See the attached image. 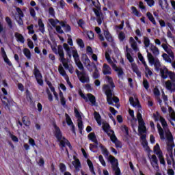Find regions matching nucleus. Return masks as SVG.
Here are the masks:
<instances>
[{"label":"nucleus","instance_id":"nucleus-1","mask_svg":"<svg viewBox=\"0 0 175 175\" xmlns=\"http://www.w3.org/2000/svg\"><path fill=\"white\" fill-rule=\"evenodd\" d=\"M105 80H107L109 85H104L103 90H105V95L107 96V102L111 106H114V103H118L120 102V98L118 97L115 96L113 97V90L110 89L115 88L116 85H114V81H113V78L111 77L106 76ZM114 102V103H113Z\"/></svg>","mask_w":175,"mask_h":175},{"label":"nucleus","instance_id":"nucleus-2","mask_svg":"<svg viewBox=\"0 0 175 175\" xmlns=\"http://www.w3.org/2000/svg\"><path fill=\"white\" fill-rule=\"evenodd\" d=\"M53 128L55 131H53V135L57 139V142L59 143V146L61 148V150H64L65 147H66V141L64 140V137L62 136V131H61V129L58 126H57V124H53Z\"/></svg>","mask_w":175,"mask_h":175},{"label":"nucleus","instance_id":"nucleus-3","mask_svg":"<svg viewBox=\"0 0 175 175\" xmlns=\"http://www.w3.org/2000/svg\"><path fill=\"white\" fill-rule=\"evenodd\" d=\"M107 159L108 162L111 163L113 172H115V175H121V170L118 167V159L113 155H109Z\"/></svg>","mask_w":175,"mask_h":175},{"label":"nucleus","instance_id":"nucleus-4","mask_svg":"<svg viewBox=\"0 0 175 175\" xmlns=\"http://www.w3.org/2000/svg\"><path fill=\"white\" fill-rule=\"evenodd\" d=\"M137 118L138 121V133L139 135L142 133H147V127L146 126V122L143 120V116L140 112L137 113Z\"/></svg>","mask_w":175,"mask_h":175},{"label":"nucleus","instance_id":"nucleus-5","mask_svg":"<svg viewBox=\"0 0 175 175\" xmlns=\"http://www.w3.org/2000/svg\"><path fill=\"white\" fill-rule=\"evenodd\" d=\"M147 57L150 65H154V69L157 72H159L161 69V62H159V59H155L151 53L147 51Z\"/></svg>","mask_w":175,"mask_h":175},{"label":"nucleus","instance_id":"nucleus-6","mask_svg":"<svg viewBox=\"0 0 175 175\" xmlns=\"http://www.w3.org/2000/svg\"><path fill=\"white\" fill-rule=\"evenodd\" d=\"M92 4L94 6H95L96 8L93 9V12L95 14V16L96 17V21L98 25H102V21L103 18H102L103 16V14L102 13V11L100 10V4L98 3V5H95V1H92Z\"/></svg>","mask_w":175,"mask_h":175},{"label":"nucleus","instance_id":"nucleus-7","mask_svg":"<svg viewBox=\"0 0 175 175\" xmlns=\"http://www.w3.org/2000/svg\"><path fill=\"white\" fill-rule=\"evenodd\" d=\"M75 72H76L77 76L79 81H81V83H83V84L85 83H90V76L88 75L87 72H85V70L80 72L77 69L76 70Z\"/></svg>","mask_w":175,"mask_h":175},{"label":"nucleus","instance_id":"nucleus-8","mask_svg":"<svg viewBox=\"0 0 175 175\" xmlns=\"http://www.w3.org/2000/svg\"><path fill=\"white\" fill-rule=\"evenodd\" d=\"M33 75L38 84H39V85H40L41 87H43V75H42V73H40V70L38 69V66H36V65H34Z\"/></svg>","mask_w":175,"mask_h":175},{"label":"nucleus","instance_id":"nucleus-9","mask_svg":"<svg viewBox=\"0 0 175 175\" xmlns=\"http://www.w3.org/2000/svg\"><path fill=\"white\" fill-rule=\"evenodd\" d=\"M72 57L74 58V61L77 65V66L79 68L80 70H84V66H83V63L80 62V58L79 57V53H77V50L75 49L72 51Z\"/></svg>","mask_w":175,"mask_h":175},{"label":"nucleus","instance_id":"nucleus-10","mask_svg":"<svg viewBox=\"0 0 175 175\" xmlns=\"http://www.w3.org/2000/svg\"><path fill=\"white\" fill-rule=\"evenodd\" d=\"M153 118L154 121L157 122V121H159L163 126V128H166L167 126V122H166V120L161 116V114H159V112L157 111L156 113H153Z\"/></svg>","mask_w":175,"mask_h":175},{"label":"nucleus","instance_id":"nucleus-11","mask_svg":"<svg viewBox=\"0 0 175 175\" xmlns=\"http://www.w3.org/2000/svg\"><path fill=\"white\" fill-rule=\"evenodd\" d=\"M51 49L54 54H56V55H59V57L64 59V55L65 53H64V48L62 46V45H58L57 49V46H51Z\"/></svg>","mask_w":175,"mask_h":175},{"label":"nucleus","instance_id":"nucleus-12","mask_svg":"<svg viewBox=\"0 0 175 175\" xmlns=\"http://www.w3.org/2000/svg\"><path fill=\"white\" fill-rule=\"evenodd\" d=\"M165 88L167 91H170V92H175V83L174 82H172V81L168 80L165 83Z\"/></svg>","mask_w":175,"mask_h":175},{"label":"nucleus","instance_id":"nucleus-13","mask_svg":"<svg viewBox=\"0 0 175 175\" xmlns=\"http://www.w3.org/2000/svg\"><path fill=\"white\" fill-rule=\"evenodd\" d=\"M103 130L104 131V132H105V133H107V136H111V133H114V131L111 130V126H110V124L109 123L103 124Z\"/></svg>","mask_w":175,"mask_h":175},{"label":"nucleus","instance_id":"nucleus-14","mask_svg":"<svg viewBox=\"0 0 175 175\" xmlns=\"http://www.w3.org/2000/svg\"><path fill=\"white\" fill-rule=\"evenodd\" d=\"M140 135V139L142 141V146L144 148H146V150H150V147L148 146V142H147V135L146 134H139Z\"/></svg>","mask_w":175,"mask_h":175},{"label":"nucleus","instance_id":"nucleus-15","mask_svg":"<svg viewBox=\"0 0 175 175\" xmlns=\"http://www.w3.org/2000/svg\"><path fill=\"white\" fill-rule=\"evenodd\" d=\"M103 73L105 76H107V75H111V68L109 64L105 63L103 66Z\"/></svg>","mask_w":175,"mask_h":175},{"label":"nucleus","instance_id":"nucleus-16","mask_svg":"<svg viewBox=\"0 0 175 175\" xmlns=\"http://www.w3.org/2000/svg\"><path fill=\"white\" fill-rule=\"evenodd\" d=\"M131 69H132L133 72H134V73H136V75L139 79L142 78V72L139 70V68L137 67V65H136V64H131Z\"/></svg>","mask_w":175,"mask_h":175},{"label":"nucleus","instance_id":"nucleus-17","mask_svg":"<svg viewBox=\"0 0 175 175\" xmlns=\"http://www.w3.org/2000/svg\"><path fill=\"white\" fill-rule=\"evenodd\" d=\"M59 24L62 27V28H64V30L66 33H68V32L72 31V27H70V25H69V24H66V22L61 21L59 22Z\"/></svg>","mask_w":175,"mask_h":175},{"label":"nucleus","instance_id":"nucleus-18","mask_svg":"<svg viewBox=\"0 0 175 175\" xmlns=\"http://www.w3.org/2000/svg\"><path fill=\"white\" fill-rule=\"evenodd\" d=\"M174 144H167V152H171V154L170 155L173 161V167L175 166V163H174V159H173V148L174 147Z\"/></svg>","mask_w":175,"mask_h":175},{"label":"nucleus","instance_id":"nucleus-19","mask_svg":"<svg viewBox=\"0 0 175 175\" xmlns=\"http://www.w3.org/2000/svg\"><path fill=\"white\" fill-rule=\"evenodd\" d=\"M113 68L114 69L115 72L118 73V77H122L124 76V70L121 67H117V65L113 64Z\"/></svg>","mask_w":175,"mask_h":175},{"label":"nucleus","instance_id":"nucleus-20","mask_svg":"<svg viewBox=\"0 0 175 175\" xmlns=\"http://www.w3.org/2000/svg\"><path fill=\"white\" fill-rule=\"evenodd\" d=\"M88 137L89 140H91L92 143H94V144H99V142H98V139H96V135H95V133H90Z\"/></svg>","mask_w":175,"mask_h":175},{"label":"nucleus","instance_id":"nucleus-21","mask_svg":"<svg viewBox=\"0 0 175 175\" xmlns=\"http://www.w3.org/2000/svg\"><path fill=\"white\" fill-rule=\"evenodd\" d=\"M104 35L107 42H109V43H113L114 40L113 39V36H111L110 31H109L108 29L104 31Z\"/></svg>","mask_w":175,"mask_h":175},{"label":"nucleus","instance_id":"nucleus-22","mask_svg":"<svg viewBox=\"0 0 175 175\" xmlns=\"http://www.w3.org/2000/svg\"><path fill=\"white\" fill-rule=\"evenodd\" d=\"M157 127L160 136V139L161 140H165V131H163V129H162L159 123L157 124Z\"/></svg>","mask_w":175,"mask_h":175},{"label":"nucleus","instance_id":"nucleus-23","mask_svg":"<svg viewBox=\"0 0 175 175\" xmlns=\"http://www.w3.org/2000/svg\"><path fill=\"white\" fill-rule=\"evenodd\" d=\"M72 164L75 167V170L79 172L80 170V167H81V163L79 159H76L75 161L72 162Z\"/></svg>","mask_w":175,"mask_h":175},{"label":"nucleus","instance_id":"nucleus-24","mask_svg":"<svg viewBox=\"0 0 175 175\" xmlns=\"http://www.w3.org/2000/svg\"><path fill=\"white\" fill-rule=\"evenodd\" d=\"M94 119L96 120L97 124L98 125H102V117L100 116V114H99L98 112L95 111L94 113Z\"/></svg>","mask_w":175,"mask_h":175},{"label":"nucleus","instance_id":"nucleus-25","mask_svg":"<svg viewBox=\"0 0 175 175\" xmlns=\"http://www.w3.org/2000/svg\"><path fill=\"white\" fill-rule=\"evenodd\" d=\"M99 147L102 151V154L105 158H107V157H109V150H107V148H106L102 144H100Z\"/></svg>","mask_w":175,"mask_h":175},{"label":"nucleus","instance_id":"nucleus-26","mask_svg":"<svg viewBox=\"0 0 175 175\" xmlns=\"http://www.w3.org/2000/svg\"><path fill=\"white\" fill-rule=\"evenodd\" d=\"M88 98L92 103V106H95L96 105V98H95V96L92 95V94H88Z\"/></svg>","mask_w":175,"mask_h":175},{"label":"nucleus","instance_id":"nucleus-27","mask_svg":"<svg viewBox=\"0 0 175 175\" xmlns=\"http://www.w3.org/2000/svg\"><path fill=\"white\" fill-rule=\"evenodd\" d=\"M15 38H16L17 42H20V43H25V39L22 34L20 33H15Z\"/></svg>","mask_w":175,"mask_h":175},{"label":"nucleus","instance_id":"nucleus-28","mask_svg":"<svg viewBox=\"0 0 175 175\" xmlns=\"http://www.w3.org/2000/svg\"><path fill=\"white\" fill-rule=\"evenodd\" d=\"M87 163L89 166V169L92 174L96 175V173H95V170L94 169V164L92 163V161H91L90 159H88Z\"/></svg>","mask_w":175,"mask_h":175},{"label":"nucleus","instance_id":"nucleus-29","mask_svg":"<svg viewBox=\"0 0 175 175\" xmlns=\"http://www.w3.org/2000/svg\"><path fill=\"white\" fill-rule=\"evenodd\" d=\"M146 16L148 17V20L153 24V25H157V21H155V18L151 12H147Z\"/></svg>","mask_w":175,"mask_h":175},{"label":"nucleus","instance_id":"nucleus-30","mask_svg":"<svg viewBox=\"0 0 175 175\" xmlns=\"http://www.w3.org/2000/svg\"><path fill=\"white\" fill-rule=\"evenodd\" d=\"M22 122L25 126H29L31 125V119L28 116H23L22 118Z\"/></svg>","mask_w":175,"mask_h":175},{"label":"nucleus","instance_id":"nucleus-31","mask_svg":"<svg viewBox=\"0 0 175 175\" xmlns=\"http://www.w3.org/2000/svg\"><path fill=\"white\" fill-rule=\"evenodd\" d=\"M150 50L154 55H159V49L152 44H150Z\"/></svg>","mask_w":175,"mask_h":175},{"label":"nucleus","instance_id":"nucleus-32","mask_svg":"<svg viewBox=\"0 0 175 175\" xmlns=\"http://www.w3.org/2000/svg\"><path fill=\"white\" fill-rule=\"evenodd\" d=\"M157 154H159L158 158L160 161L161 165L166 166V162L165 161V158H163V153L162 152H159Z\"/></svg>","mask_w":175,"mask_h":175},{"label":"nucleus","instance_id":"nucleus-33","mask_svg":"<svg viewBox=\"0 0 175 175\" xmlns=\"http://www.w3.org/2000/svg\"><path fill=\"white\" fill-rule=\"evenodd\" d=\"M94 72L93 73V78L96 79H99L100 77V75L99 74V70H98V67H96V65L94 64Z\"/></svg>","mask_w":175,"mask_h":175},{"label":"nucleus","instance_id":"nucleus-34","mask_svg":"<svg viewBox=\"0 0 175 175\" xmlns=\"http://www.w3.org/2000/svg\"><path fill=\"white\" fill-rule=\"evenodd\" d=\"M38 27H39V31L42 32V33H44V23H43V21L42 19H38Z\"/></svg>","mask_w":175,"mask_h":175},{"label":"nucleus","instance_id":"nucleus-35","mask_svg":"<svg viewBox=\"0 0 175 175\" xmlns=\"http://www.w3.org/2000/svg\"><path fill=\"white\" fill-rule=\"evenodd\" d=\"M131 11H132V14H135V16H136L137 17H140L142 16V13H140L138 10L137 8H136V7L135 6H132L131 8Z\"/></svg>","mask_w":175,"mask_h":175},{"label":"nucleus","instance_id":"nucleus-36","mask_svg":"<svg viewBox=\"0 0 175 175\" xmlns=\"http://www.w3.org/2000/svg\"><path fill=\"white\" fill-rule=\"evenodd\" d=\"M153 151L156 155L158 157L159 156L158 152H162V150H161V147L159 146V144H156V145L154 146Z\"/></svg>","mask_w":175,"mask_h":175},{"label":"nucleus","instance_id":"nucleus-37","mask_svg":"<svg viewBox=\"0 0 175 175\" xmlns=\"http://www.w3.org/2000/svg\"><path fill=\"white\" fill-rule=\"evenodd\" d=\"M159 71H160L161 79H167V74H166V69H165V67H164V69L160 68Z\"/></svg>","mask_w":175,"mask_h":175},{"label":"nucleus","instance_id":"nucleus-38","mask_svg":"<svg viewBox=\"0 0 175 175\" xmlns=\"http://www.w3.org/2000/svg\"><path fill=\"white\" fill-rule=\"evenodd\" d=\"M144 44L146 49L150 47L151 46V42L150 41V38L148 37H144Z\"/></svg>","mask_w":175,"mask_h":175},{"label":"nucleus","instance_id":"nucleus-39","mask_svg":"<svg viewBox=\"0 0 175 175\" xmlns=\"http://www.w3.org/2000/svg\"><path fill=\"white\" fill-rule=\"evenodd\" d=\"M5 20V23H7L9 28H10V29H13V22L12 21V19L10 18V17L6 16Z\"/></svg>","mask_w":175,"mask_h":175},{"label":"nucleus","instance_id":"nucleus-40","mask_svg":"<svg viewBox=\"0 0 175 175\" xmlns=\"http://www.w3.org/2000/svg\"><path fill=\"white\" fill-rule=\"evenodd\" d=\"M78 129L79 130V133H83V129H84V126L83 125V120L81 119H78Z\"/></svg>","mask_w":175,"mask_h":175},{"label":"nucleus","instance_id":"nucleus-41","mask_svg":"<svg viewBox=\"0 0 175 175\" xmlns=\"http://www.w3.org/2000/svg\"><path fill=\"white\" fill-rule=\"evenodd\" d=\"M65 117H66V121L67 122V125H68V126L73 125V122L72 121V118H70V116H69L68 113H65Z\"/></svg>","mask_w":175,"mask_h":175},{"label":"nucleus","instance_id":"nucleus-42","mask_svg":"<svg viewBox=\"0 0 175 175\" xmlns=\"http://www.w3.org/2000/svg\"><path fill=\"white\" fill-rule=\"evenodd\" d=\"M23 54L27 57V59H31V51L28 48L23 49Z\"/></svg>","mask_w":175,"mask_h":175},{"label":"nucleus","instance_id":"nucleus-43","mask_svg":"<svg viewBox=\"0 0 175 175\" xmlns=\"http://www.w3.org/2000/svg\"><path fill=\"white\" fill-rule=\"evenodd\" d=\"M59 72L63 76V77H68V75H66V71L64 69V67H62V65L59 66Z\"/></svg>","mask_w":175,"mask_h":175},{"label":"nucleus","instance_id":"nucleus-44","mask_svg":"<svg viewBox=\"0 0 175 175\" xmlns=\"http://www.w3.org/2000/svg\"><path fill=\"white\" fill-rule=\"evenodd\" d=\"M60 61L63 64V66L65 68V69H69V64L66 62V59H65V55H64V59L60 58Z\"/></svg>","mask_w":175,"mask_h":175},{"label":"nucleus","instance_id":"nucleus-45","mask_svg":"<svg viewBox=\"0 0 175 175\" xmlns=\"http://www.w3.org/2000/svg\"><path fill=\"white\" fill-rule=\"evenodd\" d=\"M165 75H167V76H169L170 79L171 80H173V78L175 77L174 72H173L172 71H169V70H167L166 67H165Z\"/></svg>","mask_w":175,"mask_h":175},{"label":"nucleus","instance_id":"nucleus-46","mask_svg":"<svg viewBox=\"0 0 175 175\" xmlns=\"http://www.w3.org/2000/svg\"><path fill=\"white\" fill-rule=\"evenodd\" d=\"M152 162L154 163L157 169H159V166L158 165V158L155 154L152 155Z\"/></svg>","mask_w":175,"mask_h":175},{"label":"nucleus","instance_id":"nucleus-47","mask_svg":"<svg viewBox=\"0 0 175 175\" xmlns=\"http://www.w3.org/2000/svg\"><path fill=\"white\" fill-rule=\"evenodd\" d=\"M48 13L49 16L53 17L55 18V10L53 7H50L48 10Z\"/></svg>","mask_w":175,"mask_h":175},{"label":"nucleus","instance_id":"nucleus-48","mask_svg":"<svg viewBox=\"0 0 175 175\" xmlns=\"http://www.w3.org/2000/svg\"><path fill=\"white\" fill-rule=\"evenodd\" d=\"M0 33H2V38H6V30L3 29V25L0 23Z\"/></svg>","mask_w":175,"mask_h":175},{"label":"nucleus","instance_id":"nucleus-49","mask_svg":"<svg viewBox=\"0 0 175 175\" xmlns=\"http://www.w3.org/2000/svg\"><path fill=\"white\" fill-rule=\"evenodd\" d=\"M162 57L163 59L166 61V62H169L170 64H172V59L170 58V56H169L167 54L163 53L162 55Z\"/></svg>","mask_w":175,"mask_h":175},{"label":"nucleus","instance_id":"nucleus-50","mask_svg":"<svg viewBox=\"0 0 175 175\" xmlns=\"http://www.w3.org/2000/svg\"><path fill=\"white\" fill-rule=\"evenodd\" d=\"M59 167V170L62 173H65L66 172V165H65L64 163H61Z\"/></svg>","mask_w":175,"mask_h":175},{"label":"nucleus","instance_id":"nucleus-51","mask_svg":"<svg viewBox=\"0 0 175 175\" xmlns=\"http://www.w3.org/2000/svg\"><path fill=\"white\" fill-rule=\"evenodd\" d=\"M108 136L110 137L112 143H116V142L118 141V139L117 138V136H116L114 131H113V133H112V135L111 134V135H108Z\"/></svg>","mask_w":175,"mask_h":175},{"label":"nucleus","instance_id":"nucleus-52","mask_svg":"<svg viewBox=\"0 0 175 175\" xmlns=\"http://www.w3.org/2000/svg\"><path fill=\"white\" fill-rule=\"evenodd\" d=\"M77 43L78 44V46H79V47H81V49H84V41H83V40L81 38H79L77 40Z\"/></svg>","mask_w":175,"mask_h":175},{"label":"nucleus","instance_id":"nucleus-53","mask_svg":"<svg viewBox=\"0 0 175 175\" xmlns=\"http://www.w3.org/2000/svg\"><path fill=\"white\" fill-rule=\"evenodd\" d=\"M77 24L80 28H82V29H84V25H85V22L83 19H79L77 22Z\"/></svg>","mask_w":175,"mask_h":175},{"label":"nucleus","instance_id":"nucleus-54","mask_svg":"<svg viewBox=\"0 0 175 175\" xmlns=\"http://www.w3.org/2000/svg\"><path fill=\"white\" fill-rule=\"evenodd\" d=\"M98 160L101 165L104 166V167H106V161H105V159H103V156H102V154L98 156Z\"/></svg>","mask_w":175,"mask_h":175},{"label":"nucleus","instance_id":"nucleus-55","mask_svg":"<svg viewBox=\"0 0 175 175\" xmlns=\"http://www.w3.org/2000/svg\"><path fill=\"white\" fill-rule=\"evenodd\" d=\"M166 138L170 143H173V142H174V138H173V135H172V133H170L169 134H167L166 135Z\"/></svg>","mask_w":175,"mask_h":175},{"label":"nucleus","instance_id":"nucleus-56","mask_svg":"<svg viewBox=\"0 0 175 175\" xmlns=\"http://www.w3.org/2000/svg\"><path fill=\"white\" fill-rule=\"evenodd\" d=\"M122 131L125 132L126 136H129V129L126 125L122 126Z\"/></svg>","mask_w":175,"mask_h":175},{"label":"nucleus","instance_id":"nucleus-57","mask_svg":"<svg viewBox=\"0 0 175 175\" xmlns=\"http://www.w3.org/2000/svg\"><path fill=\"white\" fill-rule=\"evenodd\" d=\"M105 58L108 62V64H113V60H111V57H110V54L109 53L106 52L105 53Z\"/></svg>","mask_w":175,"mask_h":175},{"label":"nucleus","instance_id":"nucleus-58","mask_svg":"<svg viewBox=\"0 0 175 175\" xmlns=\"http://www.w3.org/2000/svg\"><path fill=\"white\" fill-rule=\"evenodd\" d=\"M143 85L145 90H148L150 88V83H148V81L146 79H144Z\"/></svg>","mask_w":175,"mask_h":175},{"label":"nucleus","instance_id":"nucleus-59","mask_svg":"<svg viewBox=\"0 0 175 175\" xmlns=\"http://www.w3.org/2000/svg\"><path fill=\"white\" fill-rule=\"evenodd\" d=\"M10 134V137L12 139V142H14L15 143L18 142V138L17 137V136L12 134V133L9 132Z\"/></svg>","mask_w":175,"mask_h":175},{"label":"nucleus","instance_id":"nucleus-60","mask_svg":"<svg viewBox=\"0 0 175 175\" xmlns=\"http://www.w3.org/2000/svg\"><path fill=\"white\" fill-rule=\"evenodd\" d=\"M27 28L30 35H33V33H35V30H33V25H31L28 26Z\"/></svg>","mask_w":175,"mask_h":175},{"label":"nucleus","instance_id":"nucleus-61","mask_svg":"<svg viewBox=\"0 0 175 175\" xmlns=\"http://www.w3.org/2000/svg\"><path fill=\"white\" fill-rule=\"evenodd\" d=\"M126 57L128 61L130 62V64H133V61H135V59H133V57L129 53H127L126 54Z\"/></svg>","mask_w":175,"mask_h":175},{"label":"nucleus","instance_id":"nucleus-62","mask_svg":"<svg viewBox=\"0 0 175 175\" xmlns=\"http://www.w3.org/2000/svg\"><path fill=\"white\" fill-rule=\"evenodd\" d=\"M88 38H89L90 40H92L94 38V31H87Z\"/></svg>","mask_w":175,"mask_h":175},{"label":"nucleus","instance_id":"nucleus-63","mask_svg":"<svg viewBox=\"0 0 175 175\" xmlns=\"http://www.w3.org/2000/svg\"><path fill=\"white\" fill-rule=\"evenodd\" d=\"M16 12L18 14L19 18H23L24 17V12H23V10H21V8H16Z\"/></svg>","mask_w":175,"mask_h":175},{"label":"nucleus","instance_id":"nucleus-64","mask_svg":"<svg viewBox=\"0 0 175 175\" xmlns=\"http://www.w3.org/2000/svg\"><path fill=\"white\" fill-rule=\"evenodd\" d=\"M118 38L120 42H124L125 40V33L121 31L118 35Z\"/></svg>","mask_w":175,"mask_h":175}]
</instances>
